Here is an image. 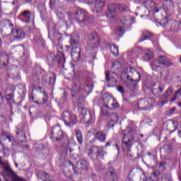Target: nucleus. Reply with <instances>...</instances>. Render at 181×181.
Returning a JSON list of instances; mask_svg holds the SVG:
<instances>
[{"instance_id":"30","label":"nucleus","mask_w":181,"mask_h":181,"mask_svg":"<svg viewBox=\"0 0 181 181\" xmlns=\"http://www.w3.org/2000/svg\"><path fill=\"white\" fill-rule=\"evenodd\" d=\"M109 13L107 14V18H114L112 12L115 11V6H109L108 7Z\"/></svg>"},{"instance_id":"61","label":"nucleus","mask_w":181,"mask_h":181,"mask_svg":"<svg viewBox=\"0 0 181 181\" xmlns=\"http://www.w3.org/2000/svg\"><path fill=\"white\" fill-rule=\"evenodd\" d=\"M69 152H73V150H71V148H69Z\"/></svg>"},{"instance_id":"29","label":"nucleus","mask_w":181,"mask_h":181,"mask_svg":"<svg viewBox=\"0 0 181 181\" xmlns=\"http://www.w3.org/2000/svg\"><path fill=\"white\" fill-rule=\"evenodd\" d=\"M144 5L147 8V9H151V8H153L156 4L153 1H148L144 3Z\"/></svg>"},{"instance_id":"38","label":"nucleus","mask_w":181,"mask_h":181,"mask_svg":"<svg viewBox=\"0 0 181 181\" xmlns=\"http://www.w3.org/2000/svg\"><path fill=\"white\" fill-rule=\"evenodd\" d=\"M16 49L18 52H23L25 50V48L23 47V46H21V45L16 46Z\"/></svg>"},{"instance_id":"34","label":"nucleus","mask_w":181,"mask_h":181,"mask_svg":"<svg viewBox=\"0 0 181 181\" xmlns=\"http://www.w3.org/2000/svg\"><path fill=\"white\" fill-rule=\"evenodd\" d=\"M127 87L130 88L132 91H134L136 87L135 83H134L133 81L127 82Z\"/></svg>"},{"instance_id":"15","label":"nucleus","mask_w":181,"mask_h":181,"mask_svg":"<svg viewBox=\"0 0 181 181\" xmlns=\"http://www.w3.org/2000/svg\"><path fill=\"white\" fill-rule=\"evenodd\" d=\"M100 43H101V40L98 39L95 41H90L88 43V49L89 50H93V49H97L98 46H100Z\"/></svg>"},{"instance_id":"11","label":"nucleus","mask_w":181,"mask_h":181,"mask_svg":"<svg viewBox=\"0 0 181 181\" xmlns=\"http://www.w3.org/2000/svg\"><path fill=\"white\" fill-rule=\"evenodd\" d=\"M105 5V2L104 1V0H95L93 12H96V13H100V12H101L103 9H104Z\"/></svg>"},{"instance_id":"26","label":"nucleus","mask_w":181,"mask_h":181,"mask_svg":"<svg viewBox=\"0 0 181 181\" xmlns=\"http://www.w3.org/2000/svg\"><path fill=\"white\" fill-rule=\"evenodd\" d=\"M88 40H90V42H95V40L100 39L98 37V34H97V33H94L90 35H88Z\"/></svg>"},{"instance_id":"57","label":"nucleus","mask_w":181,"mask_h":181,"mask_svg":"<svg viewBox=\"0 0 181 181\" xmlns=\"http://www.w3.org/2000/svg\"><path fill=\"white\" fill-rule=\"evenodd\" d=\"M110 145H111L110 142L106 143V146H110Z\"/></svg>"},{"instance_id":"24","label":"nucleus","mask_w":181,"mask_h":181,"mask_svg":"<svg viewBox=\"0 0 181 181\" xmlns=\"http://www.w3.org/2000/svg\"><path fill=\"white\" fill-rule=\"evenodd\" d=\"M90 116H84V115H81V118L83 119V122H86V124H91V122H94L95 118L91 117L90 119L87 118H90Z\"/></svg>"},{"instance_id":"33","label":"nucleus","mask_w":181,"mask_h":181,"mask_svg":"<svg viewBox=\"0 0 181 181\" xmlns=\"http://www.w3.org/2000/svg\"><path fill=\"white\" fill-rule=\"evenodd\" d=\"M43 98H42V102L39 103V101H36V104H46L47 103V94L46 93H42Z\"/></svg>"},{"instance_id":"45","label":"nucleus","mask_w":181,"mask_h":181,"mask_svg":"<svg viewBox=\"0 0 181 181\" xmlns=\"http://www.w3.org/2000/svg\"><path fill=\"white\" fill-rule=\"evenodd\" d=\"M168 103V101H160L159 103H158V105L160 106V107H163V105H165V104H167Z\"/></svg>"},{"instance_id":"60","label":"nucleus","mask_w":181,"mask_h":181,"mask_svg":"<svg viewBox=\"0 0 181 181\" xmlns=\"http://www.w3.org/2000/svg\"><path fill=\"white\" fill-rule=\"evenodd\" d=\"M116 148L118 151L119 150V148H118V144H116Z\"/></svg>"},{"instance_id":"40","label":"nucleus","mask_w":181,"mask_h":181,"mask_svg":"<svg viewBox=\"0 0 181 181\" xmlns=\"http://www.w3.org/2000/svg\"><path fill=\"white\" fill-rule=\"evenodd\" d=\"M6 100L7 101H11V100H13V95L9 94L6 96Z\"/></svg>"},{"instance_id":"41","label":"nucleus","mask_w":181,"mask_h":181,"mask_svg":"<svg viewBox=\"0 0 181 181\" xmlns=\"http://www.w3.org/2000/svg\"><path fill=\"white\" fill-rule=\"evenodd\" d=\"M69 165H71V166H72L75 173H78V168H77V167H74V165H73V163L71 162H69Z\"/></svg>"},{"instance_id":"6","label":"nucleus","mask_w":181,"mask_h":181,"mask_svg":"<svg viewBox=\"0 0 181 181\" xmlns=\"http://www.w3.org/2000/svg\"><path fill=\"white\" fill-rule=\"evenodd\" d=\"M56 81V75L53 73H49L47 75H45L42 77L41 81H37L38 84H54Z\"/></svg>"},{"instance_id":"43","label":"nucleus","mask_w":181,"mask_h":181,"mask_svg":"<svg viewBox=\"0 0 181 181\" xmlns=\"http://www.w3.org/2000/svg\"><path fill=\"white\" fill-rule=\"evenodd\" d=\"M166 2H167V5H168V6L172 7L174 6L173 1L172 0H167Z\"/></svg>"},{"instance_id":"55","label":"nucleus","mask_w":181,"mask_h":181,"mask_svg":"<svg viewBox=\"0 0 181 181\" xmlns=\"http://www.w3.org/2000/svg\"><path fill=\"white\" fill-rule=\"evenodd\" d=\"M163 76V72L160 71V78H162Z\"/></svg>"},{"instance_id":"64","label":"nucleus","mask_w":181,"mask_h":181,"mask_svg":"<svg viewBox=\"0 0 181 181\" xmlns=\"http://www.w3.org/2000/svg\"><path fill=\"white\" fill-rule=\"evenodd\" d=\"M16 167L18 168V163H16Z\"/></svg>"},{"instance_id":"23","label":"nucleus","mask_w":181,"mask_h":181,"mask_svg":"<svg viewBox=\"0 0 181 181\" xmlns=\"http://www.w3.org/2000/svg\"><path fill=\"white\" fill-rule=\"evenodd\" d=\"M75 49L71 52V57L74 62H78V59H80V50L78 52H76V51H74Z\"/></svg>"},{"instance_id":"20","label":"nucleus","mask_w":181,"mask_h":181,"mask_svg":"<svg viewBox=\"0 0 181 181\" xmlns=\"http://www.w3.org/2000/svg\"><path fill=\"white\" fill-rule=\"evenodd\" d=\"M77 166L81 169H87L88 168V162L86 160H80L77 162Z\"/></svg>"},{"instance_id":"52","label":"nucleus","mask_w":181,"mask_h":181,"mask_svg":"<svg viewBox=\"0 0 181 181\" xmlns=\"http://www.w3.org/2000/svg\"><path fill=\"white\" fill-rule=\"evenodd\" d=\"M107 176H111V177H113V176H114V171H112L110 173H108Z\"/></svg>"},{"instance_id":"18","label":"nucleus","mask_w":181,"mask_h":181,"mask_svg":"<svg viewBox=\"0 0 181 181\" xmlns=\"http://www.w3.org/2000/svg\"><path fill=\"white\" fill-rule=\"evenodd\" d=\"M110 122H112V127H114L117 122H118V115L117 113H112L108 117Z\"/></svg>"},{"instance_id":"27","label":"nucleus","mask_w":181,"mask_h":181,"mask_svg":"<svg viewBox=\"0 0 181 181\" xmlns=\"http://www.w3.org/2000/svg\"><path fill=\"white\" fill-rule=\"evenodd\" d=\"M151 36H152V33H151L149 31H145L143 33V36L140 40V42H144V40H146L148 37H151Z\"/></svg>"},{"instance_id":"28","label":"nucleus","mask_w":181,"mask_h":181,"mask_svg":"<svg viewBox=\"0 0 181 181\" xmlns=\"http://www.w3.org/2000/svg\"><path fill=\"white\" fill-rule=\"evenodd\" d=\"M110 52L114 54V56H117L119 53L118 47L115 45H112L110 46Z\"/></svg>"},{"instance_id":"25","label":"nucleus","mask_w":181,"mask_h":181,"mask_svg":"<svg viewBox=\"0 0 181 181\" xmlns=\"http://www.w3.org/2000/svg\"><path fill=\"white\" fill-rule=\"evenodd\" d=\"M0 164L3 165L4 170H6V172H8L9 175H13V171L11 170V168L9 167V165L7 164L2 163V159L1 158H0Z\"/></svg>"},{"instance_id":"14","label":"nucleus","mask_w":181,"mask_h":181,"mask_svg":"<svg viewBox=\"0 0 181 181\" xmlns=\"http://www.w3.org/2000/svg\"><path fill=\"white\" fill-rule=\"evenodd\" d=\"M130 173H134V175H143V178L141 177V180L143 181H146L145 173L141 168H133L131 170Z\"/></svg>"},{"instance_id":"59","label":"nucleus","mask_w":181,"mask_h":181,"mask_svg":"<svg viewBox=\"0 0 181 181\" xmlns=\"http://www.w3.org/2000/svg\"><path fill=\"white\" fill-rule=\"evenodd\" d=\"M25 2H32V0H25Z\"/></svg>"},{"instance_id":"16","label":"nucleus","mask_w":181,"mask_h":181,"mask_svg":"<svg viewBox=\"0 0 181 181\" xmlns=\"http://www.w3.org/2000/svg\"><path fill=\"white\" fill-rule=\"evenodd\" d=\"M0 28H6L7 29L9 28L12 30V29H13V25L11 24L9 20H4L0 23Z\"/></svg>"},{"instance_id":"12","label":"nucleus","mask_w":181,"mask_h":181,"mask_svg":"<svg viewBox=\"0 0 181 181\" xmlns=\"http://www.w3.org/2000/svg\"><path fill=\"white\" fill-rule=\"evenodd\" d=\"M75 15L78 16V18H76V21H78L80 23L84 22V21H86V18H87V12L83 9H78L76 12Z\"/></svg>"},{"instance_id":"21","label":"nucleus","mask_w":181,"mask_h":181,"mask_svg":"<svg viewBox=\"0 0 181 181\" xmlns=\"http://www.w3.org/2000/svg\"><path fill=\"white\" fill-rule=\"evenodd\" d=\"M173 93V88L169 87L165 90V93L160 96V98H169Z\"/></svg>"},{"instance_id":"2","label":"nucleus","mask_w":181,"mask_h":181,"mask_svg":"<svg viewBox=\"0 0 181 181\" xmlns=\"http://www.w3.org/2000/svg\"><path fill=\"white\" fill-rule=\"evenodd\" d=\"M156 64H160L161 66H164V67L173 66V63L170 62V59L166 56L163 55L159 56L158 58L151 64V67L153 71H159L161 69L160 66Z\"/></svg>"},{"instance_id":"9","label":"nucleus","mask_w":181,"mask_h":181,"mask_svg":"<svg viewBox=\"0 0 181 181\" xmlns=\"http://www.w3.org/2000/svg\"><path fill=\"white\" fill-rule=\"evenodd\" d=\"M165 90V87L160 86V85H156L153 84L152 88V93L154 94V95H156V97H162V92Z\"/></svg>"},{"instance_id":"35","label":"nucleus","mask_w":181,"mask_h":181,"mask_svg":"<svg viewBox=\"0 0 181 181\" xmlns=\"http://www.w3.org/2000/svg\"><path fill=\"white\" fill-rule=\"evenodd\" d=\"M124 32H125V30H124L123 28H119L116 30V35H117V36H122Z\"/></svg>"},{"instance_id":"1","label":"nucleus","mask_w":181,"mask_h":181,"mask_svg":"<svg viewBox=\"0 0 181 181\" xmlns=\"http://www.w3.org/2000/svg\"><path fill=\"white\" fill-rule=\"evenodd\" d=\"M136 127L135 124L130 123V126L127 127V129L123 133L122 139V148L126 152H131V148L134 145V139H135V135H136Z\"/></svg>"},{"instance_id":"10","label":"nucleus","mask_w":181,"mask_h":181,"mask_svg":"<svg viewBox=\"0 0 181 181\" xmlns=\"http://www.w3.org/2000/svg\"><path fill=\"white\" fill-rule=\"evenodd\" d=\"M104 147L101 146L100 148L98 146H93L90 148L88 152V156H98V155H101L103 153V150Z\"/></svg>"},{"instance_id":"19","label":"nucleus","mask_w":181,"mask_h":181,"mask_svg":"<svg viewBox=\"0 0 181 181\" xmlns=\"http://www.w3.org/2000/svg\"><path fill=\"white\" fill-rule=\"evenodd\" d=\"M153 59V52L151 51V49H148L144 54V60L145 62H149Z\"/></svg>"},{"instance_id":"58","label":"nucleus","mask_w":181,"mask_h":181,"mask_svg":"<svg viewBox=\"0 0 181 181\" xmlns=\"http://www.w3.org/2000/svg\"><path fill=\"white\" fill-rule=\"evenodd\" d=\"M1 46H2V40L0 38V47H1Z\"/></svg>"},{"instance_id":"51","label":"nucleus","mask_w":181,"mask_h":181,"mask_svg":"<svg viewBox=\"0 0 181 181\" xmlns=\"http://www.w3.org/2000/svg\"><path fill=\"white\" fill-rule=\"evenodd\" d=\"M117 90L119 93H124V88L122 86H118Z\"/></svg>"},{"instance_id":"63","label":"nucleus","mask_w":181,"mask_h":181,"mask_svg":"<svg viewBox=\"0 0 181 181\" xmlns=\"http://www.w3.org/2000/svg\"><path fill=\"white\" fill-rule=\"evenodd\" d=\"M156 13L159 12V10L158 9L156 10Z\"/></svg>"},{"instance_id":"46","label":"nucleus","mask_w":181,"mask_h":181,"mask_svg":"<svg viewBox=\"0 0 181 181\" xmlns=\"http://www.w3.org/2000/svg\"><path fill=\"white\" fill-rule=\"evenodd\" d=\"M120 11H122L123 12H125V11H128V7L125 6H123L120 8Z\"/></svg>"},{"instance_id":"4","label":"nucleus","mask_w":181,"mask_h":181,"mask_svg":"<svg viewBox=\"0 0 181 181\" xmlns=\"http://www.w3.org/2000/svg\"><path fill=\"white\" fill-rule=\"evenodd\" d=\"M62 118L65 125H75V124H77V117L69 111L64 112L62 114Z\"/></svg>"},{"instance_id":"17","label":"nucleus","mask_w":181,"mask_h":181,"mask_svg":"<svg viewBox=\"0 0 181 181\" xmlns=\"http://www.w3.org/2000/svg\"><path fill=\"white\" fill-rule=\"evenodd\" d=\"M95 139H98L100 142L105 141L107 136L103 132H97L94 135Z\"/></svg>"},{"instance_id":"39","label":"nucleus","mask_w":181,"mask_h":181,"mask_svg":"<svg viewBox=\"0 0 181 181\" xmlns=\"http://www.w3.org/2000/svg\"><path fill=\"white\" fill-rule=\"evenodd\" d=\"M128 70H129L130 73H136V74H139V77H141V74H139V73H138V71H136L135 69L129 67Z\"/></svg>"},{"instance_id":"54","label":"nucleus","mask_w":181,"mask_h":181,"mask_svg":"<svg viewBox=\"0 0 181 181\" xmlns=\"http://www.w3.org/2000/svg\"><path fill=\"white\" fill-rule=\"evenodd\" d=\"M166 165V163H160V166H165Z\"/></svg>"},{"instance_id":"50","label":"nucleus","mask_w":181,"mask_h":181,"mask_svg":"<svg viewBox=\"0 0 181 181\" xmlns=\"http://www.w3.org/2000/svg\"><path fill=\"white\" fill-rule=\"evenodd\" d=\"M49 6L51 8L54 6V0H49Z\"/></svg>"},{"instance_id":"5","label":"nucleus","mask_w":181,"mask_h":181,"mask_svg":"<svg viewBox=\"0 0 181 181\" xmlns=\"http://www.w3.org/2000/svg\"><path fill=\"white\" fill-rule=\"evenodd\" d=\"M51 138L53 141H61V139L64 138V133L62 131V128L59 126L52 127Z\"/></svg>"},{"instance_id":"8","label":"nucleus","mask_w":181,"mask_h":181,"mask_svg":"<svg viewBox=\"0 0 181 181\" xmlns=\"http://www.w3.org/2000/svg\"><path fill=\"white\" fill-rule=\"evenodd\" d=\"M11 35L13 36L16 40H23L25 39V33L22 30L20 29H11Z\"/></svg>"},{"instance_id":"47","label":"nucleus","mask_w":181,"mask_h":181,"mask_svg":"<svg viewBox=\"0 0 181 181\" xmlns=\"http://www.w3.org/2000/svg\"><path fill=\"white\" fill-rule=\"evenodd\" d=\"M111 105L113 108H118V107H119V105L117 103H112Z\"/></svg>"},{"instance_id":"62","label":"nucleus","mask_w":181,"mask_h":181,"mask_svg":"<svg viewBox=\"0 0 181 181\" xmlns=\"http://www.w3.org/2000/svg\"><path fill=\"white\" fill-rule=\"evenodd\" d=\"M178 105H179L180 107H181V103H178Z\"/></svg>"},{"instance_id":"32","label":"nucleus","mask_w":181,"mask_h":181,"mask_svg":"<svg viewBox=\"0 0 181 181\" xmlns=\"http://www.w3.org/2000/svg\"><path fill=\"white\" fill-rule=\"evenodd\" d=\"M105 108H107V110H110V107H108V105L104 104L102 106L101 111H100V114H102V115H106V114H107L108 112L105 110Z\"/></svg>"},{"instance_id":"13","label":"nucleus","mask_w":181,"mask_h":181,"mask_svg":"<svg viewBox=\"0 0 181 181\" xmlns=\"http://www.w3.org/2000/svg\"><path fill=\"white\" fill-rule=\"evenodd\" d=\"M21 16L24 18L25 19H27L25 21L26 23H28V22H30L32 19L35 18V16H33L30 11H24L21 13Z\"/></svg>"},{"instance_id":"7","label":"nucleus","mask_w":181,"mask_h":181,"mask_svg":"<svg viewBox=\"0 0 181 181\" xmlns=\"http://www.w3.org/2000/svg\"><path fill=\"white\" fill-rule=\"evenodd\" d=\"M153 103H155V99L148 98L140 100L139 104L141 110H151V107H153Z\"/></svg>"},{"instance_id":"56","label":"nucleus","mask_w":181,"mask_h":181,"mask_svg":"<svg viewBox=\"0 0 181 181\" xmlns=\"http://www.w3.org/2000/svg\"><path fill=\"white\" fill-rule=\"evenodd\" d=\"M21 132H22V130H19L18 132H16V134L19 135V134H21Z\"/></svg>"},{"instance_id":"36","label":"nucleus","mask_w":181,"mask_h":181,"mask_svg":"<svg viewBox=\"0 0 181 181\" xmlns=\"http://www.w3.org/2000/svg\"><path fill=\"white\" fill-rule=\"evenodd\" d=\"M70 44L71 45V46L78 45V40H76L74 39V37H71L70 40Z\"/></svg>"},{"instance_id":"49","label":"nucleus","mask_w":181,"mask_h":181,"mask_svg":"<svg viewBox=\"0 0 181 181\" xmlns=\"http://www.w3.org/2000/svg\"><path fill=\"white\" fill-rule=\"evenodd\" d=\"M55 36H56V34H54V35H51V34L49 33V37L51 39V40H56V38H54Z\"/></svg>"},{"instance_id":"44","label":"nucleus","mask_w":181,"mask_h":181,"mask_svg":"<svg viewBox=\"0 0 181 181\" xmlns=\"http://www.w3.org/2000/svg\"><path fill=\"white\" fill-rule=\"evenodd\" d=\"M105 78H106V81H110L111 80V78H110V72L105 73Z\"/></svg>"},{"instance_id":"22","label":"nucleus","mask_w":181,"mask_h":181,"mask_svg":"<svg viewBox=\"0 0 181 181\" xmlns=\"http://www.w3.org/2000/svg\"><path fill=\"white\" fill-rule=\"evenodd\" d=\"M76 139L80 145H83V133L80 130H76Z\"/></svg>"},{"instance_id":"31","label":"nucleus","mask_w":181,"mask_h":181,"mask_svg":"<svg viewBox=\"0 0 181 181\" xmlns=\"http://www.w3.org/2000/svg\"><path fill=\"white\" fill-rule=\"evenodd\" d=\"M80 93V86L74 85L72 88V97H74V94H78Z\"/></svg>"},{"instance_id":"48","label":"nucleus","mask_w":181,"mask_h":181,"mask_svg":"<svg viewBox=\"0 0 181 181\" xmlns=\"http://www.w3.org/2000/svg\"><path fill=\"white\" fill-rule=\"evenodd\" d=\"M38 10L40 11V12H43V11H45L44 4L42 5V8L40 7V6H38Z\"/></svg>"},{"instance_id":"42","label":"nucleus","mask_w":181,"mask_h":181,"mask_svg":"<svg viewBox=\"0 0 181 181\" xmlns=\"http://www.w3.org/2000/svg\"><path fill=\"white\" fill-rule=\"evenodd\" d=\"M172 124L174 126L175 129L170 132H175V131H176V129H177V125H178L177 122H173Z\"/></svg>"},{"instance_id":"3","label":"nucleus","mask_w":181,"mask_h":181,"mask_svg":"<svg viewBox=\"0 0 181 181\" xmlns=\"http://www.w3.org/2000/svg\"><path fill=\"white\" fill-rule=\"evenodd\" d=\"M47 60L49 63H64L66 58L64 57V54L61 52H58L56 54L51 52L47 57Z\"/></svg>"},{"instance_id":"37","label":"nucleus","mask_w":181,"mask_h":181,"mask_svg":"<svg viewBox=\"0 0 181 181\" xmlns=\"http://www.w3.org/2000/svg\"><path fill=\"white\" fill-rule=\"evenodd\" d=\"M160 23L163 26V28H165L168 25V23H169V22L168 21V19L164 18V19L161 20Z\"/></svg>"},{"instance_id":"53","label":"nucleus","mask_w":181,"mask_h":181,"mask_svg":"<svg viewBox=\"0 0 181 181\" xmlns=\"http://www.w3.org/2000/svg\"><path fill=\"white\" fill-rule=\"evenodd\" d=\"M170 111H172V112H174V111H176V107L171 108Z\"/></svg>"}]
</instances>
